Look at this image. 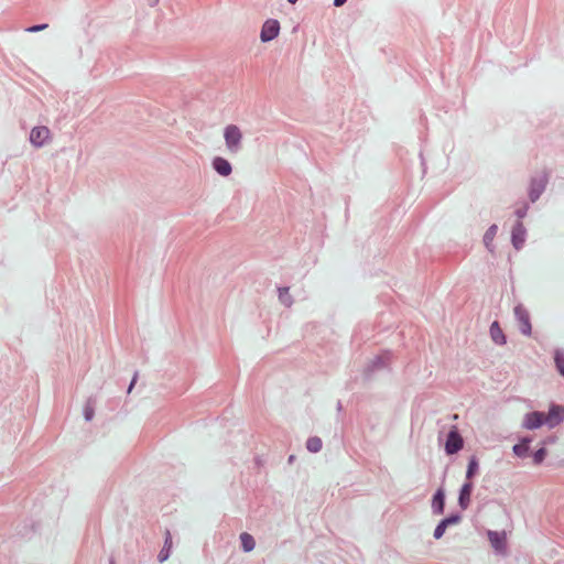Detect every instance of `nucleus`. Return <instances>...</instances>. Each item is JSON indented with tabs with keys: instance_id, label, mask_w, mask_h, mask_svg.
Wrapping results in <instances>:
<instances>
[{
	"instance_id": "obj_1",
	"label": "nucleus",
	"mask_w": 564,
	"mask_h": 564,
	"mask_svg": "<svg viewBox=\"0 0 564 564\" xmlns=\"http://www.w3.org/2000/svg\"><path fill=\"white\" fill-rule=\"evenodd\" d=\"M224 139L229 153L235 154L240 151L243 135L238 126L228 124L224 130Z\"/></svg>"
},
{
	"instance_id": "obj_2",
	"label": "nucleus",
	"mask_w": 564,
	"mask_h": 564,
	"mask_svg": "<svg viewBox=\"0 0 564 564\" xmlns=\"http://www.w3.org/2000/svg\"><path fill=\"white\" fill-rule=\"evenodd\" d=\"M514 315L518 321L520 332L525 336H530L532 326L528 311L522 305H517L514 307Z\"/></svg>"
},
{
	"instance_id": "obj_3",
	"label": "nucleus",
	"mask_w": 564,
	"mask_h": 564,
	"mask_svg": "<svg viewBox=\"0 0 564 564\" xmlns=\"http://www.w3.org/2000/svg\"><path fill=\"white\" fill-rule=\"evenodd\" d=\"M51 138V131L45 126L34 127L30 132V142L36 147H43Z\"/></svg>"
},
{
	"instance_id": "obj_4",
	"label": "nucleus",
	"mask_w": 564,
	"mask_h": 564,
	"mask_svg": "<svg viewBox=\"0 0 564 564\" xmlns=\"http://www.w3.org/2000/svg\"><path fill=\"white\" fill-rule=\"evenodd\" d=\"M280 32V23L278 20H267L261 29L260 39L262 42H269L275 39Z\"/></svg>"
},
{
	"instance_id": "obj_5",
	"label": "nucleus",
	"mask_w": 564,
	"mask_h": 564,
	"mask_svg": "<svg viewBox=\"0 0 564 564\" xmlns=\"http://www.w3.org/2000/svg\"><path fill=\"white\" fill-rule=\"evenodd\" d=\"M463 438L454 426L447 435L445 451L448 455L455 454L463 448Z\"/></svg>"
},
{
	"instance_id": "obj_6",
	"label": "nucleus",
	"mask_w": 564,
	"mask_h": 564,
	"mask_svg": "<svg viewBox=\"0 0 564 564\" xmlns=\"http://www.w3.org/2000/svg\"><path fill=\"white\" fill-rule=\"evenodd\" d=\"M564 420V406L562 405H552L549 413L545 414L544 422L550 427L557 425L560 422Z\"/></svg>"
},
{
	"instance_id": "obj_7",
	"label": "nucleus",
	"mask_w": 564,
	"mask_h": 564,
	"mask_svg": "<svg viewBox=\"0 0 564 564\" xmlns=\"http://www.w3.org/2000/svg\"><path fill=\"white\" fill-rule=\"evenodd\" d=\"M545 414L542 412H532L525 415L523 421V427L528 430H534L545 424Z\"/></svg>"
},
{
	"instance_id": "obj_8",
	"label": "nucleus",
	"mask_w": 564,
	"mask_h": 564,
	"mask_svg": "<svg viewBox=\"0 0 564 564\" xmlns=\"http://www.w3.org/2000/svg\"><path fill=\"white\" fill-rule=\"evenodd\" d=\"M488 539L492 545V547L498 552H505L506 550V533H499L496 531L488 532Z\"/></svg>"
},
{
	"instance_id": "obj_9",
	"label": "nucleus",
	"mask_w": 564,
	"mask_h": 564,
	"mask_svg": "<svg viewBox=\"0 0 564 564\" xmlns=\"http://www.w3.org/2000/svg\"><path fill=\"white\" fill-rule=\"evenodd\" d=\"M213 167L221 176H228L232 171L230 163L221 156H217L213 160Z\"/></svg>"
},
{
	"instance_id": "obj_10",
	"label": "nucleus",
	"mask_w": 564,
	"mask_h": 564,
	"mask_svg": "<svg viewBox=\"0 0 564 564\" xmlns=\"http://www.w3.org/2000/svg\"><path fill=\"white\" fill-rule=\"evenodd\" d=\"M471 491H473L471 481H467L466 484L463 485L460 492H459V498H458L459 506L463 509H466L469 506Z\"/></svg>"
},
{
	"instance_id": "obj_11",
	"label": "nucleus",
	"mask_w": 564,
	"mask_h": 564,
	"mask_svg": "<svg viewBox=\"0 0 564 564\" xmlns=\"http://www.w3.org/2000/svg\"><path fill=\"white\" fill-rule=\"evenodd\" d=\"M524 227L521 223H517V225L512 229V243L516 249H520L524 242Z\"/></svg>"
},
{
	"instance_id": "obj_12",
	"label": "nucleus",
	"mask_w": 564,
	"mask_h": 564,
	"mask_svg": "<svg viewBox=\"0 0 564 564\" xmlns=\"http://www.w3.org/2000/svg\"><path fill=\"white\" fill-rule=\"evenodd\" d=\"M444 500H445L444 491L442 489H438L436 491V494L434 495L433 501H432V508L435 513L441 514L444 512V503H445Z\"/></svg>"
},
{
	"instance_id": "obj_13",
	"label": "nucleus",
	"mask_w": 564,
	"mask_h": 564,
	"mask_svg": "<svg viewBox=\"0 0 564 564\" xmlns=\"http://www.w3.org/2000/svg\"><path fill=\"white\" fill-rule=\"evenodd\" d=\"M490 335L492 340L498 345L506 344V337L498 322H494L490 326Z\"/></svg>"
},
{
	"instance_id": "obj_14",
	"label": "nucleus",
	"mask_w": 564,
	"mask_h": 564,
	"mask_svg": "<svg viewBox=\"0 0 564 564\" xmlns=\"http://www.w3.org/2000/svg\"><path fill=\"white\" fill-rule=\"evenodd\" d=\"M546 184V178L543 177L540 182H536L535 180L531 183V189H530V198L532 202L536 200L544 189Z\"/></svg>"
},
{
	"instance_id": "obj_15",
	"label": "nucleus",
	"mask_w": 564,
	"mask_h": 564,
	"mask_svg": "<svg viewBox=\"0 0 564 564\" xmlns=\"http://www.w3.org/2000/svg\"><path fill=\"white\" fill-rule=\"evenodd\" d=\"M530 438H523L519 444L513 446V453L519 457L527 456L529 452Z\"/></svg>"
},
{
	"instance_id": "obj_16",
	"label": "nucleus",
	"mask_w": 564,
	"mask_h": 564,
	"mask_svg": "<svg viewBox=\"0 0 564 564\" xmlns=\"http://www.w3.org/2000/svg\"><path fill=\"white\" fill-rule=\"evenodd\" d=\"M240 541H241L243 551L250 552L254 549L256 543H254V539L252 538L251 534H249L247 532L241 533Z\"/></svg>"
},
{
	"instance_id": "obj_17",
	"label": "nucleus",
	"mask_w": 564,
	"mask_h": 564,
	"mask_svg": "<svg viewBox=\"0 0 564 564\" xmlns=\"http://www.w3.org/2000/svg\"><path fill=\"white\" fill-rule=\"evenodd\" d=\"M306 447L312 453H317L322 449V440L319 437H311L306 442Z\"/></svg>"
},
{
	"instance_id": "obj_18",
	"label": "nucleus",
	"mask_w": 564,
	"mask_h": 564,
	"mask_svg": "<svg viewBox=\"0 0 564 564\" xmlns=\"http://www.w3.org/2000/svg\"><path fill=\"white\" fill-rule=\"evenodd\" d=\"M477 470H478V462H477L476 457H471L468 463L466 478L468 480H470L471 477L477 473Z\"/></svg>"
},
{
	"instance_id": "obj_19",
	"label": "nucleus",
	"mask_w": 564,
	"mask_h": 564,
	"mask_svg": "<svg viewBox=\"0 0 564 564\" xmlns=\"http://www.w3.org/2000/svg\"><path fill=\"white\" fill-rule=\"evenodd\" d=\"M555 364L558 372L564 377V352L556 351Z\"/></svg>"
},
{
	"instance_id": "obj_20",
	"label": "nucleus",
	"mask_w": 564,
	"mask_h": 564,
	"mask_svg": "<svg viewBox=\"0 0 564 564\" xmlns=\"http://www.w3.org/2000/svg\"><path fill=\"white\" fill-rule=\"evenodd\" d=\"M545 455H546V449L545 448H540L539 451H536L533 455V462L535 465H539L541 464L544 458H545Z\"/></svg>"
},
{
	"instance_id": "obj_21",
	"label": "nucleus",
	"mask_w": 564,
	"mask_h": 564,
	"mask_svg": "<svg viewBox=\"0 0 564 564\" xmlns=\"http://www.w3.org/2000/svg\"><path fill=\"white\" fill-rule=\"evenodd\" d=\"M446 523H444L443 521L440 522V524L436 527L435 531H434V538L435 539H441L445 531H446Z\"/></svg>"
},
{
	"instance_id": "obj_22",
	"label": "nucleus",
	"mask_w": 564,
	"mask_h": 564,
	"mask_svg": "<svg viewBox=\"0 0 564 564\" xmlns=\"http://www.w3.org/2000/svg\"><path fill=\"white\" fill-rule=\"evenodd\" d=\"M497 232V226L492 225L487 232L485 234V242L488 245L490 241H492L495 235Z\"/></svg>"
},
{
	"instance_id": "obj_23",
	"label": "nucleus",
	"mask_w": 564,
	"mask_h": 564,
	"mask_svg": "<svg viewBox=\"0 0 564 564\" xmlns=\"http://www.w3.org/2000/svg\"><path fill=\"white\" fill-rule=\"evenodd\" d=\"M279 297H280V301H281L283 304H285V305H288V306L291 304V303H290V301H289V289H288V288H285V289H281V290H280V295H279Z\"/></svg>"
},
{
	"instance_id": "obj_24",
	"label": "nucleus",
	"mask_w": 564,
	"mask_h": 564,
	"mask_svg": "<svg viewBox=\"0 0 564 564\" xmlns=\"http://www.w3.org/2000/svg\"><path fill=\"white\" fill-rule=\"evenodd\" d=\"M389 361H390V356L387 354L383 356L376 357V360H375L376 366H386L389 364Z\"/></svg>"
},
{
	"instance_id": "obj_25",
	"label": "nucleus",
	"mask_w": 564,
	"mask_h": 564,
	"mask_svg": "<svg viewBox=\"0 0 564 564\" xmlns=\"http://www.w3.org/2000/svg\"><path fill=\"white\" fill-rule=\"evenodd\" d=\"M47 28V24H40V25H33L26 29L28 32L34 33L42 30H45Z\"/></svg>"
},
{
	"instance_id": "obj_26",
	"label": "nucleus",
	"mask_w": 564,
	"mask_h": 564,
	"mask_svg": "<svg viewBox=\"0 0 564 564\" xmlns=\"http://www.w3.org/2000/svg\"><path fill=\"white\" fill-rule=\"evenodd\" d=\"M444 523H446V525L448 527L449 524H456L458 521H459V517L458 516H452V517H448L444 520H442Z\"/></svg>"
},
{
	"instance_id": "obj_27",
	"label": "nucleus",
	"mask_w": 564,
	"mask_h": 564,
	"mask_svg": "<svg viewBox=\"0 0 564 564\" xmlns=\"http://www.w3.org/2000/svg\"><path fill=\"white\" fill-rule=\"evenodd\" d=\"M172 546V538H171V534L170 532L166 533V538H165V545H164V549H166L167 551H170Z\"/></svg>"
},
{
	"instance_id": "obj_28",
	"label": "nucleus",
	"mask_w": 564,
	"mask_h": 564,
	"mask_svg": "<svg viewBox=\"0 0 564 564\" xmlns=\"http://www.w3.org/2000/svg\"><path fill=\"white\" fill-rule=\"evenodd\" d=\"M169 557V551L163 549L159 554V561L164 562Z\"/></svg>"
},
{
	"instance_id": "obj_29",
	"label": "nucleus",
	"mask_w": 564,
	"mask_h": 564,
	"mask_svg": "<svg viewBox=\"0 0 564 564\" xmlns=\"http://www.w3.org/2000/svg\"><path fill=\"white\" fill-rule=\"evenodd\" d=\"M93 415H94V410L91 408H86L85 409V417H86V420H88V421L91 420Z\"/></svg>"
},
{
	"instance_id": "obj_30",
	"label": "nucleus",
	"mask_w": 564,
	"mask_h": 564,
	"mask_svg": "<svg viewBox=\"0 0 564 564\" xmlns=\"http://www.w3.org/2000/svg\"><path fill=\"white\" fill-rule=\"evenodd\" d=\"M346 1H347V0H334V4H335L336 7H340V6H343Z\"/></svg>"
},
{
	"instance_id": "obj_31",
	"label": "nucleus",
	"mask_w": 564,
	"mask_h": 564,
	"mask_svg": "<svg viewBox=\"0 0 564 564\" xmlns=\"http://www.w3.org/2000/svg\"><path fill=\"white\" fill-rule=\"evenodd\" d=\"M135 380H137V377H134V378L132 379V382H131V384H130V387H129V389H128V392H129V393L131 392V390H132V388H133V386H134V383H135Z\"/></svg>"
},
{
	"instance_id": "obj_32",
	"label": "nucleus",
	"mask_w": 564,
	"mask_h": 564,
	"mask_svg": "<svg viewBox=\"0 0 564 564\" xmlns=\"http://www.w3.org/2000/svg\"><path fill=\"white\" fill-rule=\"evenodd\" d=\"M290 3L294 4L297 0H288Z\"/></svg>"
}]
</instances>
